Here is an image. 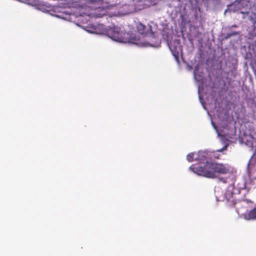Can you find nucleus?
<instances>
[{
  "label": "nucleus",
  "mask_w": 256,
  "mask_h": 256,
  "mask_svg": "<svg viewBox=\"0 0 256 256\" xmlns=\"http://www.w3.org/2000/svg\"><path fill=\"white\" fill-rule=\"evenodd\" d=\"M242 142L256 151V138L252 135H246L242 138Z\"/></svg>",
  "instance_id": "obj_3"
},
{
  "label": "nucleus",
  "mask_w": 256,
  "mask_h": 256,
  "mask_svg": "<svg viewBox=\"0 0 256 256\" xmlns=\"http://www.w3.org/2000/svg\"><path fill=\"white\" fill-rule=\"evenodd\" d=\"M196 152H191L188 154L186 156V160L189 162H192L195 160V157L196 156Z\"/></svg>",
  "instance_id": "obj_9"
},
{
  "label": "nucleus",
  "mask_w": 256,
  "mask_h": 256,
  "mask_svg": "<svg viewBox=\"0 0 256 256\" xmlns=\"http://www.w3.org/2000/svg\"><path fill=\"white\" fill-rule=\"evenodd\" d=\"M238 27V26L236 24H233L231 26H226L225 29L228 32L226 34V36H224V39L227 40L232 36L240 34V31H236L233 30L234 28H236Z\"/></svg>",
  "instance_id": "obj_5"
},
{
  "label": "nucleus",
  "mask_w": 256,
  "mask_h": 256,
  "mask_svg": "<svg viewBox=\"0 0 256 256\" xmlns=\"http://www.w3.org/2000/svg\"><path fill=\"white\" fill-rule=\"evenodd\" d=\"M244 218L246 220H256V208L250 210L248 212L244 214Z\"/></svg>",
  "instance_id": "obj_7"
},
{
  "label": "nucleus",
  "mask_w": 256,
  "mask_h": 256,
  "mask_svg": "<svg viewBox=\"0 0 256 256\" xmlns=\"http://www.w3.org/2000/svg\"><path fill=\"white\" fill-rule=\"evenodd\" d=\"M240 13L243 14H249V12H240Z\"/></svg>",
  "instance_id": "obj_14"
},
{
  "label": "nucleus",
  "mask_w": 256,
  "mask_h": 256,
  "mask_svg": "<svg viewBox=\"0 0 256 256\" xmlns=\"http://www.w3.org/2000/svg\"><path fill=\"white\" fill-rule=\"evenodd\" d=\"M252 204V202L250 200H242L240 201L238 204L240 206L246 207L247 205H248L249 204Z\"/></svg>",
  "instance_id": "obj_10"
},
{
  "label": "nucleus",
  "mask_w": 256,
  "mask_h": 256,
  "mask_svg": "<svg viewBox=\"0 0 256 256\" xmlns=\"http://www.w3.org/2000/svg\"><path fill=\"white\" fill-rule=\"evenodd\" d=\"M248 171L249 176L252 179L256 180V162L252 164L249 162L248 165Z\"/></svg>",
  "instance_id": "obj_6"
},
{
  "label": "nucleus",
  "mask_w": 256,
  "mask_h": 256,
  "mask_svg": "<svg viewBox=\"0 0 256 256\" xmlns=\"http://www.w3.org/2000/svg\"><path fill=\"white\" fill-rule=\"evenodd\" d=\"M232 204L234 205L236 204L234 202L233 200H232Z\"/></svg>",
  "instance_id": "obj_16"
},
{
  "label": "nucleus",
  "mask_w": 256,
  "mask_h": 256,
  "mask_svg": "<svg viewBox=\"0 0 256 256\" xmlns=\"http://www.w3.org/2000/svg\"><path fill=\"white\" fill-rule=\"evenodd\" d=\"M219 182H222L224 184H226L227 182V178H220Z\"/></svg>",
  "instance_id": "obj_11"
},
{
  "label": "nucleus",
  "mask_w": 256,
  "mask_h": 256,
  "mask_svg": "<svg viewBox=\"0 0 256 256\" xmlns=\"http://www.w3.org/2000/svg\"><path fill=\"white\" fill-rule=\"evenodd\" d=\"M212 125L214 126V128H216V126H215V125H214V122H212Z\"/></svg>",
  "instance_id": "obj_15"
},
{
  "label": "nucleus",
  "mask_w": 256,
  "mask_h": 256,
  "mask_svg": "<svg viewBox=\"0 0 256 256\" xmlns=\"http://www.w3.org/2000/svg\"><path fill=\"white\" fill-rule=\"evenodd\" d=\"M136 28L138 32L140 34H144L145 32V28L146 26L144 24H142L141 23H139L137 24Z\"/></svg>",
  "instance_id": "obj_8"
},
{
  "label": "nucleus",
  "mask_w": 256,
  "mask_h": 256,
  "mask_svg": "<svg viewBox=\"0 0 256 256\" xmlns=\"http://www.w3.org/2000/svg\"><path fill=\"white\" fill-rule=\"evenodd\" d=\"M228 144H225L224 147L220 149H219V150H216V152H222L224 150H226L227 149V148H228Z\"/></svg>",
  "instance_id": "obj_12"
},
{
  "label": "nucleus",
  "mask_w": 256,
  "mask_h": 256,
  "mask_svg": "<svg viewBox=\"0 0 256 256\" xmlns=\"http://www.w3.org/2000/svg\"><path fill=\"white\" fill-rule=\"evenodd\" d=\"M128 34L118 30V28L113 26V41L126 43L128 41L127 38Z\"/></svg>",
  "instance_id": "obj_2"
},
{
  "label": "nucleus",
  "mask_w": 256,
  "mask_h": 256,
  "mask_svg": "<svg viewBox=\"0 0 256 256\" xmlns=\"http://www.w3.org/2000/svg\"><path fill=\"white\" fill-rule=\"evenodd\" d=\"M212 156L216 159H219L220 157L218 156H216V154L214 152L212 153Z\"/></svg>",
  "instance_id": "obj_13"
},
{
  "label": "nucleus",
  "mask_w": 256,
  "mask_h": 256,
  "mask_svg": "<svg viewBox=\"0 0 256 256\" xmlns=\"http://www.w3.org/2000/svg\"><path fill=\"white\" fill-rule=\"evenodd\" d=\"M208 152L205 151H199L196 152L195 160L200 164H204V165L208 162Z\"/></svg>",
  "instance_id": "obj_4"
},
{
  "label": "nucleus",
  "mask_w": 256,
  "mask_h": 256,
  "mask_svg": "<svg viewBox=\"0 0 256 256\" xmlns=\"http://www.w3.org/2000/svg\"><path fill=\"white\" fill-rule=\"evenodd\" d=\"M189 168L198 175L212 178H216V174H224L230 171L228 164L218 162H207L203 166H192Z\"/></svg>",
  "instance_id": "obj_1"
}]
</instances>
